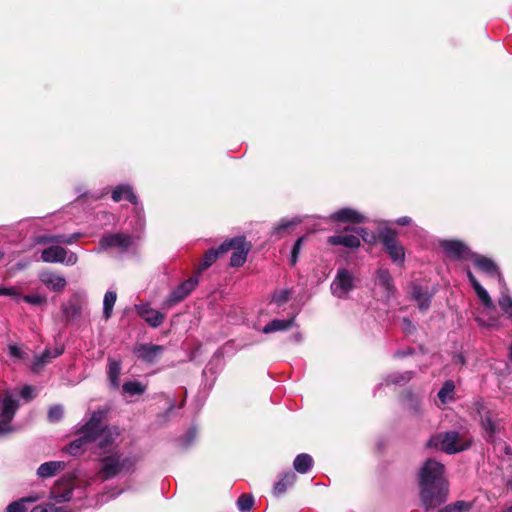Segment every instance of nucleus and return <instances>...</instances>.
<instances>
[{
  "label": "nucleus",
  "instance_id": "c9c22d12",
  "mask_svg": "<svg viewBox=\"0 0 512 512\" xmlns=\"http://www.w3.org/2000/svg\"><path fill=\"white\" fill-rule=\"evenodd\" d=\"M122 390L124 394L130 396L142 395L146 391V386L139 381H127L123 384Z\"/></svg>",
  "mask_w": 512,
  "mask_h": 512
},
{
  "label": "nucleus",
  "instance_id": "37998d69",
  "mask_svg": "<svg viewBox=\"0 0 512 512\" xmlns=\"http://www.w3.org/2000/svg\"><path fill=\"white\" fill-rule=\"evenodd\" d=\"M290 297V290L288 289H282L279 291L274 292L272 295L271 302L278 307H281L283 304H285Z\"/></svg>",
  "mask_w": 512,
  "mask_h": 512
},
{
  "label": "nucleus",
  "instance_id": "13d9d810",
  "mask_svg": "<svg viewBox=\"0 0 512 512\" xmlns=\"http://www.w3.org/2000/svg\"><path fill=\"white\" fill-rule=\"evenodd\" d=\"M395 223L401 226H409L412 224V219L408 216H403L395 220Z\"/></svg>",
  "mask_w": 512,
  "mask_h": 512
},
{
  "label": "nucleus",
  "instance_id": "20e7f679",
  "mask_svg": "<svg viewBox=\"0 0 512 512\" xmlns=\"http://www.w3.org/2000/svg\"><path fill=\"white\" fill-rule=\"evenodd\" d=\"M78 436L63 448V451L72 456H81L88 446L96 441V412H93L87 422L77 428Z\"/></svg>",
  "mask_w": 512,
  "mask_h": 512
},
{
  "label": "nucleus",
  "instance_id": "58836bf2",
  "mask_svg": "<svg viewBox=\"0 0 512 512\" xmlns=\"http://www.w3.org/2000/svg\"><path fill=\"white\" fill-rule=\"evenodd\" d=\"M412 372L410 371H405V372H396V373H392L390 375H388L384 382L386 385H390V384H404L406 382H408L411 378H412Z\"/></svg>",
  "mask_w": 512,
  "mask_h": 512
},
{
  "label": "nucleus",
  "instance_id": "b1692460",
  "mask_svg": "<svg viewBox=\"0 0 512 512\" xmlns=\"http://www.w3.org/2000/svg\"><path fill=\"white\" fill-rule=\"evenodd\" d=\"M412 298L417 302L420 310L425 311L430 307L432 294L428 289H424L419 285L412 287Z\"/></svg>",
  "mask_w": 512,
  "mask_h": 512
},
{
  "label": "nucleus",
  "instance_id": "7ed1b4c3",
  "mask_svg": "<svg viewBox=\"0 0 512 512\" xmlns=\"http://www.w3.org/2000/svg\"><path fill=\"white\" fill-rule=\"evenodd\" d=\"M472 440L465 434L457 431L438 433L430 437L426 446L441 450L447 454H455L468 449Z\"/></svg>",
  "mask_w": 512,
  "mask_h": 512
},
{
  "label": "nucleus",
  "instance_id": "69168bd1",
  "mask_svg": "<svg viewBox=\"0 0 512 512\" xmlns=\"http://www.w3.org/2000/svg\"><path fill=\"white\" fill-rule=\"evenodd\" d=\"M295 339H296L297 341H300V340H301L300 335H296V336H295Z\"/></svg>",
  "mask_w": 512,
  "mask_h": 512
},
{
  "label": "nucleus",
  "instance_id": "ddd939ff",
  "mask_svg": "<svg viewBox=\"0 0 512 512\" xmlns=\"http://www.w3.org/2000/svg\"><path fill=\"white\" fill-rule=\"evenodd\" d=\"M440 247L452 259L470 261L473 256V251L464 242L459 240H442L440 241Z\"/></svg>",
  "mask_w": 512,
  "mask_h": 512
},
{
  "label": "nucleus",
  "instance_id": "a211bd4d",
  "mask_svg": "<svg viewBox=\"0 0 512 512\" xmlns=\"http://www.w3.org/2000/svg\"><path fill=\"white\" fill-rule=\"evenodd\" d=\"M328 219L332 222L339 223L360 224L366 222V217L363 214L350 207L341 208L335 211L334 213L330 214Z\"/></svg>",
  "mask_w": 512,
  "mask_h": 512
},
{
  "label": "nucleus",
  "instance_id": "7c9ffc66",
  "mask_svg": "<svg viewBox=\"0 0 512 512\" xmlns=\"http://www.w3.org/2000/svg\"><path fill=\"white\" fill-rule=\"evenodd\" d=\"M313 466V458L307 453L296 456L293 462L294 469L301 474H306Z\"/></svg>",
  "mask_w": 512,
  "mask_h": 512
},
{
  "label": "nucleus",
  "instance_id": "864d4df0",
  "mask_svg": "<svg viewBox=\"0 0 512 512\" xmlns=\"http://www.w3.org/2000/svg\"><path fill=\"white\" fill-rule=\"evenodd\" d=\"M359 239H362L365 242H373L375 236L373 234H369L366 228H357L354 230Z\"/></svg>",
  "mask_w": 512,
  "mask_h": 512
},
{
  "label": "nucleus",
  "instance_id": "f03ea898",
  "mask_svg": "<svg viewBox=\"0 0 512 512\" xmlns=\"http://www.w3.org/2000/svg\"><path fill=\"white\" fill-rule=\"evenodd\" d=\"M420 499L423 506L434 509L444 503L448 497V483L445 467L434 459L424 462L418 473Z\"/></svg>",
  "mask_w": 512,
  "mask_h": 512
},
{
  "label": "nucleus",
  "instance_id": "4d7b16f0",
  "mask_svg": "<svg viewBox=\"0 0 512 512\" xmlns=\"http://www.w3.org/2000/svg\"><path fill=\"white\" fill-rule=\"evenodd\" d=\"M53 505L54 504H43V505H38V506H35L31 512H53Z\"/></svg>",
  "mask_w": 512,
  "mask_h": 512
},
{
  "label": "nucleus",
  "instance_id": "412c9836",
  "mask_svg": "<svg viewBox=\"0 0 512 512\" xmlns=\"http://www.w3.org/2000/svg\"><path fill=\"white\" fill-rule=\"evenodd\" d=\"M40 281L49 289L54 292H62L66 285V279L54 272L43 271L39 274Z\"/></svg>",
  "mask_w": 512,
  "mask_h": 512
},
{
  "label": "nucleus",
  "instance_id": "a19ab883",
  "mask_svg": "<svg viewBox=\"0 0 512 512\" xmlns=\"http://www.w3.org/2000/svg\"><path fill=\"white\" fill-rule=\"evenodd\" d=\"M471 507V503L460 500L442 507L438 512H468Z\"/></svg>",
  "mask_w": 512,
  "mask_h": 512
},
{
  "label": "nucleus",
  "instance_id": "a18cd8bd",
  "mask_svg": "<svg viewBox=\"0 0 512 512\" xmlns=\"http://www.w3.org/2000/svg\"><path fill=\"white\" fill-rule=\"evenodd\" d=\"M197 432L195 428H191L187 433L179 439V445L183 448L189 447L196 439Z\"/></svg>",
  "mask_w": 512,
  "mask_h": 512
},
{
  "label": "nucleus",
  "instance_id": "4468645a",
  "mask_svg": "<svg viewBox=\"0 0 512 512\" xmlns=\"http://www.w3.org/2000/svg\"><path fill=\"white\" fill-rule=\"evenodd\" d=\"M483 309L475 316V321L481 328L499 329L500 316L496 311L495 305L491 300V305L482 304Z\"/></svg>",
  "mask_w": 512,
  "mask_h": 512
},
{
  "label": "nucleus",
  "instance_id": "f704fd0d",
  "mask_svg": "<svg viewBox=\"0 0 512 512\" xmlns=\"http://www.w3.org/2000/svg\"><path fill=\"white\" fill-rule=\"evenodd\" d=\"M454 391H455L454 382L451 380H448L443 384L442 388L439 390L438 395H437L438 399L440 400V402L442 404H446L453 399Z\"/></svg>",
  "mask_w": 512,
  "mask_h": 512
},
{
  "label": "nucleus",
  "instance_id": "8fccbe9b",
  "mask_svg": "<svg viewBox=\"0 0 512 512\" xmlns=\"http://www.w3.org/2000/svg\"><path fill=\"white\" fill-rule=\"evenodd\" d=\"M304 240H305V237L302 236V237L298 238L297 241L295 242V244L292 248V252H291V259H290L291 265L296 264L297 259H298V254L301 250Z\"/></svg>",
  "mask_w": 512,
  "mask_h": 512
},
{
  "label": "nucleus",
  "instance_id": "4c0bfd02",
  "mask_svg": "<svg viewBox=\"0 0 512 512\" xmlns=\"http://www.w3.org/2000/svg\"><path fill=\"white\" fill-rule=\"evenodd\" d=\"M377 282L382 286L389 294L392 290V277L386 268H379L377 270Z\"/></svg>",
  "mask_w": 512,
  "mask_h": 512
},
{
  "label": "nucleus",
  "instance_id": "dca6fc26",
  "mask_svg": "<svg viewBox=\"0 0 512 512\" xmlns=\"http://www.w3.org/2000/svg\"><path fill=\"white\" fill-rule=\"evenodd\" d=\"M74 489V478L71 476L62 477L55 482L51 489V498L58 503L68 502L72 498Z\"/></svg>",
  "mask_w": 512,
  "mask_h": 512
},
{
  "label": "nucleus",
  "instance_id": "393cba45",
  "mask_svg": "<svg viewBox=\"0 0 512 512\" xmlns=\"http://www.w3.org/2000/svg\"><path fill=\"white\" fill-rule=\"evenodd\" d=\"M62 352H63V350L59 349V348H54L53 350L46 349L41 355L35 356V360L32 364L33 371H35V372L39 371L44 365L49 363L53 358H56L59 355H61Z\"/></svg>",
  "mask_w": 512,
  "mask_h": 512
},
{
  "label": "nucleus",
  "instance_id": "5701e85b",
  "mask_svg": "<svg viewBox=\"0 0 512 512\" xmlns=\"http://www.w3.org/2000/svg\"><path fill=\"white\" fill-rule=\"evenodd\" d=\"M498 305L504 314L512 321V298L509 296L508 287L503 278H500V297Z\"/></svg>",
  "mask_w": 512,
  "mask_h": 512
},
{
  "label": "nucleus",
  "instance_id": "4be33fe9",
  "mask_svg": "<svg viewBox=\"0 0 512 512\" xmlns=\"http://www.w3.org/2000/svg\"><path fill=\"white\" fill-rule=\"evenodd\" d=\"M66 463L64 461H49L41 464L37 469V476L42 479H47L55 476L60 471L64 470Z\"/></svg>",
  "mask_w": 512,
  "mask_h": 512
},
{
  "label": "nucleus",
  "instance_id": "9b49d317",
  "mask_svg": "<svg viewBox=\"0 0 512 512\" xmlns=\"http://www.w3.org/2000/svg\"><path fill=\"white\" fill-rule=\"evenodd\" d=\"M41 259L46 263H63L68 266L76 264L78 258L73 252H68L65 248L52 245L44 249L41 253Z\"/></svg>",
  "mask_w": 512,
  "mask_h": 512
},
{
  "label": "nucleus",
  "instance_id": "e2e57ef3",
  "mask_svg": "<svg viewBox=\"0 0 512 512\" xmlns=\"http://www.w3.org/2000/svg\"><path fill=\"white\" fill-rule=\"evenodd\" d=\"M53 512H69V511H67L66 509H64L62 507H56L55 505H53Z\"/></svg>",
  "mask_w": 512,
  "mask_h": 512
},
{
  "label": "nucleus",
  "instance_id": "a878e982",
  "mask_svg": "<svg viewBox=\"0 0 512 512\" xmlns=\"http://www.w3.org/2000/svg\"><path fill=\"white\" fill-rule=\"evenodd\" d=\"M296 474L292 471L285 472L279 481L274 485L273 493L275 496H280L286 492L296 481Z\"/></svg>",
  "mask_w": 512,
  "mask_h": 512
},
{
  "label": "nucleus",
  "instance_id": "0e129e2a",
  "mask_svg": "<svg viewBox=\"0 0 512 512\" xmlns=\"http://www.w3.org/2000/svg\"><path fill=\"white\" fill-rule=\"evenodd\" d=\"M509 357H510V360L512 362V343H511V346H510V353H509Z\"/></svg>",
  "mask_w": 512,
  "mask_h": 512
},
{
  "label": "nucleus",
  "instance_id": "cd10ccee",
  "mask_svg": "<svg viewBox=\"0 0 512 512\" xmlns=\"http://www.w3.org/2000/svg\"><path fill=\"white\" fill-rule=\"evenodd\" d=\"M121 362L109 359L107 377L112 388L117 389L120 386Z\"/></svg>",
  "mask_w": 512,
  "mask_h": 512
},
{
  "label": "nucleus",
  "instance_id": "c03bdc74",
  "mask_svg": "<svg viewBox=\"0 0 512 512\" xmlns=\"http://www.w3.org/2000/svg\"><path fill=\"white\" fill-rule=\"evenodd\" d=\"M421 403H422V399L420 396L418 395H414L412 393H407L406 394V397H405V405L415 411V412H418V410L420 409L421 407Z\"/></svg>",
  "mask_w": 512,
  "mask_h": 512
},
{
  "label": "nucleus",
  "instance_id": "680f3d73",
  "mask_svg": "<svg viewBox=\"0 0 512 512\" xmlns=\"http://www.w3.org/2000/svg\"><path fill=\"white\" fill-rule=\"evenodd\" d=\"M455 362H456V363H460V364H464V362H465V361H464V357H463L462 355H457V356L455 357Z\"/></svg>",
  "mask_w": 512,
  "mask_h": 512
},
{
  "label": "nucleus",
  "instance_id": "603ef678",
  "mask_svg": "<svg viewBox=\"0 0 512 512\" xmlns=\"http://www.w3.org/2000/svg\"><path fill=\"white\" fill-rule=\"evenodd\" d=\"M1 296H11L20 300L21 292L17 287H0Z\"/></svg>",
  "mask_w": 512,
  "mask_h": 512
},
{
  "label": "nucleus",
  "instance_id": "f257e3e1",
  "mask_svg": "<svg viewBox=\"0 0 512 512\" xmlns=\"http://www.w3.org/2000/svg\"><path fill=\"white\" fill-rule=\"evenodd\" d=\"M103 416L98 409V478L109 479L129 471L134 461L119 451L124 431L117 425L101 423Z\"/></svg>",
  "mask_w": 512,
  "mask_h": 512
},
{
  "label": "nucleus",
  "instance_id": "bb28decb",
  "mask_svg": "<svg viewBox=\"0 0 512 512\" xmlns=\"http://www.w3.org/2000/svg\"><path fill=\"white\" fill-rule=\"evenodd\" d=\"M467 277L469 279V282L471 286L473 287L478 299L481 301L482 304L491 305V297L487 290L479 283V281L476 279L474 274L471 272V270H467Z\"/></svg>",
  "mask_w": 512,
  "mask_h": 512
},
{
  "label": "nucleus",
  "instance_id": "de8ad7c7",
  "mask_svg": "<svg viewBox=\"0 0 512 512\" xmlns=\"http://www.w3.org/2000/svg\"><path fill=\"white\" fill-rule=\"evenodd\" d=\"M98 220H101L104 225H115L118 221V217L110 212L102 211L98 213Z\"/></svg>",
  "mask_w": 512,
  "mask_h": 512
},
{
  "label": "nucleus",
  "instance_id": "1a4fd4ad",
  "mask_svg": "<svg viewBox=\"0 0 512 512\" xmlns=\"http://www.w3.org/2000/svg\"><path fill=\"white\" fill-rule=\"evenodd\" d=\"M380 241L384 251L389 255L391 260L397 265H403L405 261V249L396 238L395 233L390 230L381 233Z\"/></svg>",
  "mask_w": 512,
  "mask_h": 512
},
{
  "label": "nucleus",
  "instance_id": "f8f14e48",
  "mask_svg": "<svg viewBox=\"0 0 512 512\" xmlns=\"http://www.w3.org/2000/svg\"><path fill=\"white\" fill-rule=\"evenodd\" d=\"M354 288V276L345 268L338 269L331 284V292L338 298H345Z\"/></svg>",
  "mask_w": 512,
  "mask_h": 512
},
{
  "label": "nucleus",
  "instance_id": "9d476101",
  "mask_svg": "<svg viewBox=\"0 0 512 512\" xmlns=\"http://www.w3.org/2000/svg\"><path fill=\"white\" fill-rule=\"evenodd\" d=\"M198 278L191 277L174 288L162 303L163 309H170L182 302L197 286Z\"/></svg>",
  "mask_w": 512,
  "mask_h": 512
},
{
  "label": "nucleus",
  "instance_id": "6ab92c4d",
  "mask_svg": "<svg viewBox=\"0 0 512 512\" xmlns=\"http://www.w3.org/2000/svg\"><path fill=\"white\" fill-rule=\"evenodd\" d=\"M470 261H472L473 264L483 273L491 277H497L499 282L500 278H503L498 266L492 259L473 252V256Z\"/></svg>",
  "mask_w": 512,
  "mask_h": 512
},
{
  "label": "nucleus",
  "instance_id": "f3484780",
  "mask_svg": "<svg viewBox=\"0 0 512 512\" xmlns=\"http://www.w3.org/2000/svg\"><path fill=\"white\" fill-rule=\"evenodd\" d=\"M135 310L137 314L152 328L159 327L165 319V314L153 309L149 303L137 304L135 305Z\"/></svg>",
  "mask_w": 512,
  "mask_h": 512
},
{
  "label": "nucleus",
  "instance_id": "49530a36",
  "mask_svg": "<svg viewBox=\"0 0 512 512\" xmlns=\"http://www.w3.org/2000/svg\"><path fill=\"white\" fill-rule=\"evenodd\" d=\"M64 316L67 319H74L80 314V308L73 302H69L63 308Z\"/></svg>",
  "mask_w": 512,
  "mask_h": 512
},
{
  "label": "nucleus",
  "instance_id": "c756f323",
  "mask_svg": "<svg viewBox=\"0 0 512 512\" xmlns=\"http://www.w3.org/2000/svg\"><path fill=\"white\" fill-rule=\"evenodd\" d=\"M293 323L294 317L287 320L274 319L263 327L262 332L269 334L277 331H284L289 329Z\"/></svg>",
  "mask_w": 512,
  "mask_h": 512
},
{
  "label": "nucleus",
  "instance_id": "39448f33",
  "mask_svg": "<svg viewBox=\"0 0 512 512\" xmlns=\"http://www.w3.org/2000/svg\"><path fill=\"white\" fill-rule=\"evenodd\" d=\"M111 198L114 202H120L122 200L129 201L134 206L133 211L136 219V228L142 229L144 227V209L130 184L123 183L115 186L111 191Z\"/></svg>",
  "mask_w": 512,
  "mask_h": 512
},
{
  "label": "nucleus",
  "instance_id": "2eb2a0df",
  "mask_svg": "<svg viewBox=\"0 0 512 512\" xmlns=\"http://www.w3.org/2000/svg\"><path fill=\"white\" fill-rule=\"evenodd\" d=\"M164 350L165 348L162 345L140 343L134 346L133 353L138 360L148 364H153L158 361Z\"/></svg>",
  "mask_w": 512,
  "mask_h": 512
},
{
  "label": "nucleus",
  "instance_id": "6e6d98bb",
  "mask_svg": "<svg viewBox=\"0 0 512 512\" xmlns=\"http://www.w3.org/2000/svg\"><path fill=\"white\" fill-rule=\"evenodd\" d=\"M35 389L32 387V386H29V385H26L24 386L21 391H20V395L25 399V400H31L34 398L35 396Z\"/></svg>",
  "mask_w": 512,
  "mask_h": 512
},
{
  "label": "nucleus",
  "instance_id": "6e6552de",
  "mask_svg": "<svg viewBox=\"0 0 512 512\" xmlns=\"http://www.w3.org/2000/svg\"><path fill=\"white\" fill-rule=\"evenodd\" d=\"M18 407V400L10 393H6L0 401V436L14 430L11 422Z\"/></svg>",
  "mask_w": 512,
  "mask_h": 512
},
{
  "label": "nucleus",
  "instance_id": "3c124183",
  "mask_svg": "<svg viewBox=\"0 0 512 512\" xmlns=\"http://www.w3.org/2000/svg\"><path fill=\"white\" fill-rule=\"evenodd\" d=\"M63 415V408L59 405L53 406L48 411V419L51 422H57Z\"/></svg>",
  "mask_w": 512,
  "mask_h": 512
},
{
  "label": "nucleus",
  "instance_id": "aec40b11",
  "mask_svg": "<svg viewBox=\"0 0 512 512\" xmlns=\"http://www.w3.org/2000/svg\"><path fill=\"white\" fill-rule=\"evenodd\" d=\"M328 244L332 246H344L346 248H358L361 244L359 237L353 231L349 232V229H345L344 233L332 235L327 239Z\"/></svg>",
  "mask_w": 512,
  "mask_h": 512
},
{
  "label": "nucleus",
  "instance_id": "052dcab7",
  "mask_svg": "<svg viewBox=\"0 0 512 512\" xmlns=\"http://www.w3.org/2000/svg\"><path fill=\"white\" fill-rule=\"evenodd\" d=\"M120 492H113L111 495H108V496H105V495H102V498H103V501H108L109 499L115 497L116 495H118Z\"/></svg>",
  "mask_w": 512,
  "mask_h": 512
},
{
  "label": "nucleus",
  "instance_id": "09e8293b",
  "mask_svg": "<svg viewBox=\"0 0 512 512\" xmlns=\"http://www.w3.org/2000/svg\"><path fill=\"white\" fill-rule=\"evenodd\" d=\"M23 301L31 304V305H42V304H45L46 303V297L44 296H41L39 294H33V295H26V296H21V298Z\"/></svg>",
  "mask_w": 512,
  "mask_h": 512
},
{
  "label": "nucleus",
  "instance_id": "338daca9",
  "mask_svg": "<svg viewBox=\"0 0 512 512\" xmlns=\"http://www.w3.org/2000/svg\"><path fill=\"white\" fill-rule=\"evenodd\" d=\"M509 486H510V488L512 490V480L510 481Z\"/></svg>",
  "mask_w": 512,
  "mask_h": 512
},
{
  "label": "nucleus",
  "instance_id": "423d86ee",
  "mask_svg": "<svg viewBox=\"0 0 512 512\" xmlns=\"http://www.w3.org/2000/svg\"><path fill=\"white\" fill-rule=\"evenodd\" d=\"M135 238L127 233H104L98 242V249L126 253L134 246Z\"/></svg>",
  "mask_w": 512,
  "mask_h": 512
},
{
  "label": "nucleus",
  "instance_id": "ea45409f",
  "mask_svg": "<svg viewBox=\"0 0 512 512\" xmlns=\"http://www.w3.org/2000/svg\"><path fill=\"white\" fill-rule=\"evenodd\" d=\"M300 222L299 218H293V219H281L279 223L275 225L272 231V236H280L282 232L286 231L287 229L295 226Z\"/></svg>",
  "mask_w": 512,
  "mask_h": 512
},
{
  "label": "nucleus",
  "instance_id": "e433bc0d",
  "mask_svg": "<svg viewBox=\"0 0 512 512\" xmlns=\"http://www.w3.org/2000/svg\"><path fill=\"white\" fill-rule=\"evenodd\" d=\"M220 250V247L217 249H209L205 254L204 257L200 263V270H206L209 268L219 257V255L223 254Z\"/></svg>",
  "mask_w": 512,
  "mask_h": 512
},
{
  "label": "nucleus",
  "instance_id": "bf43d9fd",
  "mask_svg": "<svg viewBox=\"0 0 512 512\" xmlns=\"http://www.w3.org/2000/svg\"><path fill=\"white\" fill-rule=\"evenodd\" d=\"M403 324H404V329L407 330V331H411V328H412V322L409 320V319H404L403 320Z\"/></svg>",
  "mask_w": 512,
  "mask_h": 512
},
{
  "label": "nucleus",
  "instance_id": "0eeeda50",
  "mask_svg": "<svg viewBox=\"0 0 512 512\" xmlns=\"http://www.w3.org/2000/svg\"><path fill=\"white\" fill-rule=\"evenodd\" d=\"M250 248L251 245L241 236L226 240L220 245V250L224 253L233 251L230 258L232 267H240L246 262Z\"/></svg>",
  "mask_w": 512,
  "mask_h": 512
},
{
  "label": "nucleus",
  "instance_id": "2f4dec72",
  "mask_svg": "<svg viewBox=\"0 0 512 512\" xmlns=\"http://www.w3.org/2000/svg\"><path fill=\"white\" fill-rule=\"evenodd\" d=\"M42 498L41 495L35 494L27 497H23L17 501H14L10 503L7 508L6 512H25L26 511V503H33Z\"/></svg>",
  "mask_w": 512,
  "mask_h": 512
},
{
  "label": "nucleus",
  "instance_id": "473e14b6",
  "mask_svg": "<svg viewBox=\"0 0 512 512\" xmlns=\"http://www.w3.org/2000/svg\"><path fill=\"white\" fill-rule=\"evenodd\" d=\"M117 300V293L114 290L106 292L103 298V318L108 320L113 313V307Z\"/></svg>",
  "mask_w": 512,
  "mask_h": 512
},
{
  "label": "nucleus",
  "instance_id": "c85d7f7f",
  "mask_svg": "<svg viewBox=\"0 0 512 512\" xmlns=\"http://www.w3.org/2000/svg\"><path fill=\"white\" fill-rule=\"evenodd\" d=\"M78 233H74L71 235L59 234L53 236H41L39 238V243L48 244V243H62V244H73L78 238Z\"/></svg>",
  "mask_w": 512,
  "mask_h": 512
},
{
  "label": "nucleus",
  "instance_id": "5fc2aeb1",
  "mask_svg": "<svg viewBox=\"0 0 512 512\" xmlns=\"http://www.w3.org/2000/svg\"><path fill=\"white\" fill-rule=\"evenodd\" d=\"M9 355L15 359H24L25 352L17 345H9Z\"/></svg>",
  "mask_w": 512,
  "mask_h": 512
},
{
  "label": "nucleus",
  "instance_id": "72a5a7b5",
  "mask_svg": "<svg viewBox=\"0 0 512 512\" xmlns=\"http://www.w3.org/2000/svg\"><path fill=\"white\" fill-rule=\"evenodd\" d=\"M481 424L489 440H492L496 433L499 432L498 423L495 422L489 414L482 416Z\"/></svg>",
  "mask_w": 512,
  "mask_h": 512
},
{
  "label": "nucleus",
  "instance_id": "79ce46f5",
  "mask_svg": "<svg viewBox=\"0 0 512 512\" xmlns=\"http://www.w3.org/2000/svg\"><path fill=\"white\" fill-rule=\"evenodd\" d=\"M254 504L252 495L242 494L237 500V507L241 512H249Z\"/></svg>",
  "mask_w": 512,
  "mask_h": 512
}]
</instances>
